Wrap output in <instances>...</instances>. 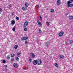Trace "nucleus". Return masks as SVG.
I'll list each match as a JSON object with an SVG mask.
<instances>
[{
  "instance_id": "17",
  "label": "nucleus",
  "mask_w": 73,
  "mask_h": 73,
  "mask_svg": "<svg viewBox=\"0 0 73 73\" xmlns=\"http://www.w3.org/2000/svg\"><path fill=\"white\" fill-rule=\"evenodd\" d=\"M59 57H60V58H64V56L60 55L59 56Z\"/></svg>"
},
{
  "instance_id": "21",
  "label": "nucleus",
  "mask_w": 73,
  "mask_h": 73,
  "mask_svg": "<svg viewBox=\"0 0 73 73\" xmlns=\"http://www.w3.org/2000/svg\"><path fill=\"white\" fill-rule=\"evenodd\" d=\"M25 44H28L29 43V42H28V41H27V40H26L25 41Z\"/></svg>"
},
{
  "instance_id": "22",
  "label": "nucleus",
  "mask_w": 73,
  "mask_h": 73,
  "mask_svg": "<svg viewBox=\"0 0 73 73\" xmlns=\"http://www.w3.org/2000/svg\"><path fill=\"white\" fill-rule=\"evenodd\" d=\"M24 30L25 31H27L28 30V29H27V28L25 27L24 29Z\"/></svg>"
},
{
  "instance_id": "1",
  "label": "nucleus",
  "mask_w": 73,
  "mask_h": 73,
  "mask_svg": "<svg viewBox=\"0 0 73 73\" xmlns=\"http://www.w3.org/2000/svg\"><path fill=\"white\" fill-rule=\"evenodd\" d=\"M70 3H72V2H70V1H69L67 3L68 7H73V4L72 3L70 4Z\"/></svg>"
},
{
  "instance_id": "27",
  "label": "nucleus",
  "mask_w": 73,
  "mask_h": 73,
  "mask_svg": "<svg viewBox=\"0 0 73 73\" xmlns=\"http://www.w3.org/2000/svg\"><path fill=\"white\" fill-rule=\"evenodd\" d=\"M51 12H54V10L53 9H51Z\"/></svg>"
},
{
  "instance_id": "19",
  "label": "nucleus",
  "mask_w": 73,
  "mask_h": 73,
  "mask_svg": "<svg viewBox=\"0 0 73 73\" xmlns=\"http://www.w3.org/2000/svg\"><path fill=\"white\" fill-rule=\"evenodd\" d=\"M55 65L56 66V67H57V68H58V64L57 63H55Z\"/></svg>"
},
{
  "instance_id": "26",
  "label": "nucleus",
  "mask_w": 73,
  "mask_h": 73,
  "mask_svg": "<svg viewBox=\"0 0 73 73\" xmlns=\"http://www.w3.org/2000/svg\"><path fill=\"white\" fill-rule=\"evenodd\" d=\"M16 19L17 20H19V18L17 17H16Z\"/></svg>"
},
{
  "instance_id": "30",
  "label": "nucleus",
  "mask_w": 73,
  "mask_h": 73,
  "mask_svg": "<svg viewBox=\"0 0 73 73\" xmlns=\"http://www.w3.org/2000/svg\"><path fill=\"white\" fill-rule=\"evenodd\" d=\"M10 58V56L9 55H8L7 56V59H9Z\"/></svg>"
},
{
  "instance_id": "18",
  "label": "nucleus",
  "mask_w": 73,
  "mask_h": 73,
  "mask_svg": "<svg viewBox=\"0 0 73 73\" xmlns=\"http://www.w3.org/2000/svg\"><path fill=\"white\" fill-rule=\"evenodd\" d=\"M29 5V4L28 3H26L25 4V7H28V6Z\"/></svg>"
},
{
  "instance_id": "40",
  "label": "nucleus",
  "mask_w": 73,
  "mask_h": 73,
  "mask_svg": "<svg viewBox=\"0 0 73 73\" xmlns=\"http://www.w3.org/2000/svg\"><path fill=\"white\" fill-rule=\"evenodd\" d=\"M5 67H6V68H7V65H6V66H5Z\"/></svg>"
},
{
  "instance_id": "6",
  "label": "nucleus",
  "mask_w": 73,
  "mask_h": 73,
  "mask_svg": "<svg viewBox=\"0 0 73 73\" xmlns=\"http://www.w3.org/2000/svg\"><path fill=\"white\" fill-rule=\"evenodd\" d=\"M21 53V52H19L17 54V56L18 57H21V55L20 54Z\"/></svg>"
},
{
  "instance_id": "29",
  "label": "nucleus",
  "mask_w": 73,
  "mask_h": 73,
  "mask_svg": "<svg viewBox=\"0 0 73 73\" xmlns=\"http://www.w3.org/2000/svg\"><path fill=\"white\" fill-rule=\"evenodd\" d=\"M39 31L40 33H42V32H41V29H39Z\"/></svg>"
},
{
  "instance_id": "12",
  "label": "nucleus",
  "mask_w": 73,
  "mask_h": 73,
  "mask_svg": "<svg viewBox=\"0 0 73 73\" xmlns=\"http://www.w3.org/2000/svg\"><path fill=\"white\" fill-rule=\"evenodd\" d=\"M45 45L47 47H48V45H49V43L48 42H45Z\"/></svg>"
},
{
  "instance_id": "24",
  "label": "nucleus",
  "mask_w": 73,
  "mask_h": 73,
  "mask_svg": "<svg viewBox=\"0 0 73 73\" xmlns=\"http://www.w3.org/2000/svg\"><path fill=\"white\" fill-rule=\"evenodd\" d=\"M11 62H13V61H14V58H11Z\"/></svg>"
},
{
  "instance_id": "33",
  "label": "nucleus",
  "mask_w": 73,
  "mask_h": 73,
  "mask_svg": "<svg viewBox=\"0 0 73 73\" xmlns=\"http://www.w3.org/2000/svg\"><path fill=\"white\" fill-rule=\"evenodd\" d=\"M7 8H10V7H11V5L7 6Z\"/></svg>"
},
{
  "instance_id": "4",
  "label": "nucleus",
  "mask_w": 73,
  "mask_h": 73,
  "mask_svg": "<svg viewBox=\"0 0 73 73\" xmlns=\"http://www.w3.org/2000/svg\"><path fill=\"white\" fill-rule=\"evenodd\" d=\"M13 65L14 67H15V68H17L18 66H19V65L17 63H15L13 64Z\"/></svg>"
},
{
  "instance_id": "11",
  "label": "nucleus",
  "mask_w": 73,
  "mask_h": 73,
  "mask_svg": "<svg viewBox=\"0 0 73 73\" xmlns=\"http://www.w3.org/2000/svg\"><path fill=\"white\" fill-rule=\"evenodd\" d=\"M57 5H60L61 4V1H60L58 0L57 1Z\"/></svg>"
},
{
  "instance_id": "36",
  "label": "nucleus",
  "mask_w": 73,
  "mask_h": 73,
  "mask_svg": "<svg viewBox=\"0 0 73 73\" xmlns=\"http://www.w3.org/2000/svg\"><path fill=\"white\" fill-rule=\"evenodd\" d=\"M0 12H2V9L0 8Z\"/></svg>"
},
{
  "instance_id": "38",
  "label": "nucleus",
  "mask_w": 73,
  "mask_h": 73,
  "mask_svg": "<svg viewBox=\"0 0 73 73\" xmlns=\"http://www.w3.org/2000/svg\"><path fill=\"white\" fill-rule=\"evenodd\" d=\"M36 7H37L38 8L39 7V5H36Z\"/></svg>"
},
{
  "instance_id": "16",
  "label": "nucleus",
  "mask_w": 73,
  "mask_h": 73,
  "mask_svg": "<svg viewBox=\"0 0 73 73\" xmlns=\"http://www.w3.org/2000/svg\"><path fill=\"white\" fill-rule=\"evenodd\" d=\"M15 24V21L14 20H12L11 21V24Z\"/></svg>"
},
{
  "instance_id": "41",
  "label": "nucleus",
  "mask_w": 73,
  "mask_h": 73,
  "mask_svg": "<svg viewBox=\"0 0 73 73\" xmlns=\"http://www.w3.org/2000/svg\"><path fill=\"white\" fill-rule=\"evenodd\" d=\"M45 17H47V16H46Z\"/></svg>"
},
{
  "instance_id": "31",
  "label": "nucleus",
  "mask_w": 73,
  "mask_h": 73,
  "mask_svg": "<svg viewBox=\"0 0 73 73\" xmlns=\"http://www.w3.org/2000/svg\"><path fill=\"white\" fill-rule=\"evenodd\" d=\"M19 57H16V60H17V61H19Z\"/></svg>"
},
{
  "instance_id": "10",
  "label": "nucleus",
  "mask_w": 73,
  "mask_h": 73,
  "mask_svg": "<svg viewBox=\"0 0 73 73\" xmlns=\"http://www.w3.org/2000/svg\"><path fill=\"white\" fill-rule=\"evenodd\" d=\"M28 37H23L22 38V40H28Z\"/></svg>"
},
{
  "instance_id": "42",
  "label": "nucleus",
  "mask_w": 73,
  "mask_h": 73,
  "mask_svg": "<svg viewBox=\"0 0 73 73\" xmlns=\"http://www.w3.org/2000/svg\"><path fill=\"white\" fill-rule=\"evenodd\" d=\"M1 14V13H0V14Z\"/></svg>"
},
{
  "instance_id": "7",
  "label": "nucleus",
  "mask_w": 73,
  "mask_h": 73,
  "mask_svg": "<svg viewBox=\"0 0 73 73\" xmlns=\"http://www.w3.org/2000/svg\"><path fill=\"white\" fill-rule=\"evenodd\" d=\"M29 23V22H26L24 23V27H26L28 25V23Z\"/></svg>"
},
{
  "instance_id": "34",
  "label": "nucleus",
  "mask_w": 73,
  "mask_h": 73,
  "mask_svg": "<svg viewBox=\"0 0 73 73\" xmlns=\"http://www.w3.org/2000/svg\"><path fill=\"white\" fill-rule=\"evenodd\" d=\"M40 19H41V20H42V17L41 16H40Z\"/></svg>"
},
{
  "instance_id": "23",
  "label": "nucleus",
  "mask_w": 73,
  "mask_h": 73,
  "mask_svg": "<svg viewBox=\"0 0 73 73\" xmlns=\"http://www.w3.org/2000/svg\"><path fill=\"white\" fill-rule=\"evenodd\" d=\"M11 57H14V56H15V54H11Z\"/></svg>"
},
{
  "instance_id": "20",
  "label": "nucleus",
  "mask_w": 73,
  "mask_h": 73,
  "mask_svg": "<svg viewBox=\"0 0 73 73\" xmlns=\"http://www.w3.org/2000/svg\"><path fill=\"white\" fill-rule=\"evenodd\" d=\"M69 42L70 44H72V43L73 42V41L72 40H70L69 41Z\"/></svg>"
},
{
  "instance_id": "32",
  "label": "nucleus",
  "mask_w": 73,
  "mask_h": 73,
  "mask_svg": "<svg viewBox=\"0 0 73 73\" xmlns=\"http://www.w3.org/2000/svg\"><path fill=\"white\" fill-rule=\"evenodd\" d=\"M29 60L30 62H32V60L31 59H29Z\"/></svg>"
},
{
  "instance_id": "2",
  "label": "nucleus",
  "mask_w": 73,
  "mask_h": 73,
  "mask_svg": "<svg viewBox=\"0 0 73 73\" xmlns=\"http://www.w3.org/2000/svg\"><path fill=\"white\" fill-rule=\"evenodd\" d=\"M41 64H42V61L38 59L37 60V64L40 65Z\"/></svg>"
},
{
  "instance_id": "14",
  "label": "nucleus",
  "mask_w": 73,
  "mask_h": 73,
  "mask_svg": "<svg viewBox=\"0 0 73 73\" xmlns=\"http://www.w3.org/2000/svg\"><path fill=\"white\" fill-rule=\"evenodd\" d=\"M19 46V45L18 44H16V45L14 47L15 49H17V47Z\"/></svg>"
},
{
  "instance_id": "35",
  "label": "nucleus",
  "mask_w": 73,
  "mask_h": 73,
  "mask_svg": "<svg viewBox=\"0 0 73 73\" xmlns=\"http://www.w3.org/2000/svg\"><path fill=\"white\" fill-rule=\"evenodd\" d=\"M6 62L5 61V60H3V63H5Z\"/></svg>"
},
{
  "instance_id": "15",
  "label": "nucleus",
  "mask_w": 73,
  "mask_h": 73,
  "mask_svg": "<svg viewBox=\"0 0 73 73\" xmlns=\"http://www.w3.org/2000/svg\"><path fill=\"white\" fill-rule=\"evenodd\" d=\"M73 19V17L72 16H70L69 17V19L70 20H72Z\"/></svg>"
},
{
  "instance_id": "39",
  "label": "nucleus",
  "mask_w": 73,
  "mask_h": 73,
  "mask_svg": "<svg viewBox=\"0 0 73 73\" xmlns=\"http://www.w3.org/2000/svg\"><path fill=\"white\" fill-rule=\"evenodd\" d=\"M66 16H67V15H68V13H66Z\"/></svg>"
},
{
  "instance_id": "3",
  "label": "nucleus",
  "mask_w": 73,
  "mask_h": 73,
  "mask_svg": "<svg viewBox=\"0 0 73 73\" xmlns=\"http://www.w3.org/2000/svg\"><path fill=\"white\" fill-rule=\"evenodd\" d=\"M64 33V32L62 31L59 34V36L60 37H61L63 36V35Z\"/></svg>"
},
{
  "instance_id": "25",
  "label": "nucleus",
  "mask_w": 73,
  "mask_h": 73,
  "mask_svg": "<svg viewBox=\"0 0 73 73\" xmlns=\"http://www.w3.org/2000/svg\"><path fill=\"white\" fill-rule=\"evenodd\" d=\"M46 24L48 26H49V22H47Z\"/></svg>"
},
{
  "instance_id": "5",
  "label": "nucleus",
  "mask_w": 73,
  "mask_h": 73,
  "mask_svg": "<svg viewBox=\"0 0 73 73\" xmlns=\"http://www.w3.org/2000/svg\"><path fill=\"white\" fill-rule=\"evenodd\" d=\"M30 54H31L33 57V58H34L35 57H36V55L34 54V53L33 52H31L30 53Z\"/></svg>"
},
{
  "instance_id": "28",
  "label": "nucleus",
  "mask_w": 73,
  "mask_h": 73,
  "mask_svg": "<svg viewBox=\"0 0 73 73\" xmlns=\"http://www.w3.org/2000/svg\"><path fill=\"white\" fill-rule=\"evenodd\" d=\"M12 30L13 31H14V32H15V28H13L12 29Z\"/></svg>"
},
{
  "instance_id": "13",
  "label": "nucleus",
  "mask_w": 73,
  "mask_h": 73,
  "mask_svg": "<svg viewBox=\"0 0 73 73\" xmlns=\"http://www.w3.org/2000/svg\"><path fill=\"white\" fill-rule=\"evenodd\" d=\"M22 9H23V11H25L26 10V9H27V7H22Z\"/></svg>"
},
{
  "instance_id": "9",
  "label": "nucleus",
  "mask_w": 73,
  "mask_h": 73,
  "mask_svg": "<svg viewBox=\"0 0 73 73\" xmlns=\"http://www.w3.org/2000/svg\"><path fill=\"white\" fill-rule=\"evenodd\" d=\"M33 64L34 65H36V64H37V60H35L33 62Z\"/></svg>"
},
{
  "instance_id": "8",
  "label": "nucleus",
  "mask_w": 73,
  "mask_h": 73,
  "mask_svg": "<svg viewBox=\"0 0 73 73\" xmlns=\"http://www.w3.org/2000/svg\"><path fill=\"white\" fill-rule=\"evenodd\" d=\"M37 22L38 24V25H39V27H41V26L42 25V24H41V22L40 21H39L38 20Z\"/></svg>"
},
{
  "instance_id": "37",
  "label": "nucleus",
  "mask_w": 73,
  "mask_h": 73,
  "mask_svg": "<svg viewBox=\"0 0 73 73\" xmlns=\"http://www.w3.org/2000/svg\"><path fill=\"white\" fill-rule=\"evenodd\" d=\"M70 2H71V3L73 2V0H70Z\"/></svg>"
}]
</instances>
